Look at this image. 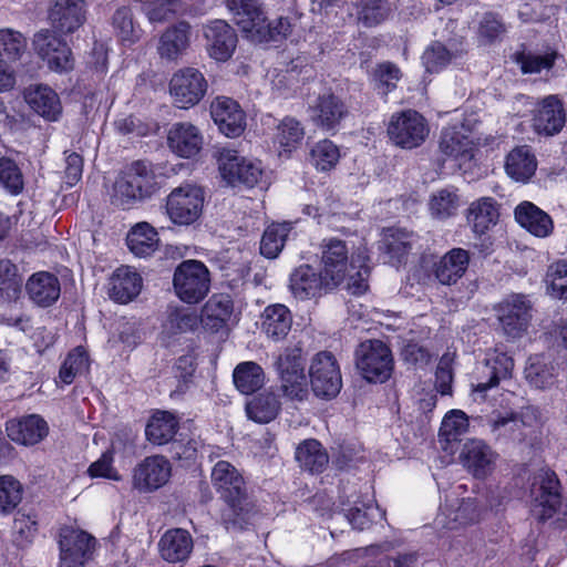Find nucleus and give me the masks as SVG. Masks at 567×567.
<instances>
[{"label":"nucleus","mask_w":567,"mask_h":567,"mask_svg":"<svg viewBox=\"0 0 567 567\" xmlns=\"http://www.w3.org/2000/svg\"><path fill=\"white\" fill-rule=\"evenodd\" d=\"M214 488L225 503L221 522L228 530H244L254 524L258 509L241 473L229 462L218 461L210 474Z\"/></svg>","instance_id":"f257e3e1"},{"label":"nucleus","mask_w":567,"mask_h":567,"mask_svg":"<svg viewBox=\"0 0 567 567\" xmlns=\"http://www.w3.org/2000/svg\"><path fill=\"white\" fill-rule=\"evenodd\" d=\"M322 271L334 286L343 287L352 295H362L368 288V267L360 265L355 270L349 261V248L339 238H326L320 245Z\"/></svg>","instance_id":"f03ea898"},{"label":"nucleus","mask_w":567,"mask_h":567,"mask_svg":"<svg viewBox=\"0 0 567 567\" xmlns=\"http://www.w3.org/2000/svg\"><path fill=\"white\" fill-rule=\"evenodd\" d=\"M237 25L252 42H279L291 33L288 18L268 21L258 0H226Z\"/></svg>","instance_id":"7ed1b4c3"},{"label":"nucleus","mask_w":567,"mask_h":567,"mask_svg":"<svg viewBox=\"0 0 567 567\" xmlns=\"http://www.w3.org/2000/svg\"><path fill=\"white\" fill-rule=\"evenodd\" d=\"M156 190L155 175L150 166L137 161L132 163L115 179L112 204L123 209L150 198Z\"/></svg>","instance_id":"20e7f679"},{"label":"nucleus","mask_w":567,"mask_h":567,"mask_svg":"<svg viewBox=\"0 0 567 567\" xmlns=\"http://www.w3.org/2000/svg\"><path fill=\"white\" fill-rule=\"evenodd\" d=\"M390 348L380 340L362 342L355 350V367L368 382H385L393 371Z\"/></svg>","instance_id":"39448f33"},{"label":"nucleus","mask_w":567,"mask_h":567,"mask_svg":"<svg viewBox=\"0 0 567 567\" xmlns=\"http://www.w3.org/2000/svg\"><path fill=\"white\" fill-rule=\"evenodd\" d=\"M173 286L177 297L186 303H198L208 293L210 276L198 260H184L175 269Z\"/></svg>","instance_id":"423d86ee"},{"label":"nucleus","mask_w":567,"mask_h":567,"mask_svg":"<svg viewBox=\"0 0 567 567\" xmlns=\"http://www.w3.org/2000/svg\"><path fill=\"white\" fill-rule=\"evenodd\" d=\"M426 120L414 110H406L391 116L388 135L394 145L413 150L421 146L429 136Z\"/></svg>","instance_id":"0eeeda50"},{"label":"nucleus","mask_w":567,"mask_h":567,"mask_svg":"<svg viewBox=\"0 0 567 567\" xmlns=\"http://www.w3.org/2000/svg\"><path fill=\"white\" fill-rule=\"evenodd\" d=\"M276 368L285 395L302 401L308 394L302 348L300 346L286 348L278 357Z\"/></svg>","instance_id":"6e6552de"},{"label":"nucleus","mask_w":567,"mask_h":567,"mask_svg":"<svg viewBox=\"0 0 567 567\" xmlns=\"http://www.w3.org/2000/svg\"><path fill=\"white\" fill-rule=\"evenodd\" d=\"M204 193L200 187L185 184L174 188L166 198V213L179 226L194 224L202 215Z\"/></svg>","instance_id":"1a4fd4ad"},{"label":"nucleus","mask_w":567,"mask_h":567,"mask_svg":"<svg viewBox=\"0 0 567 567\" xmlns=\"http://www.w3.org/2000/svg\"><path fill=\"white\" fill-rule=\"evenodd\" d=\"M169 95L173 104L187 110L197 105L205 96L208 83L204 74L195 68L176 71L169 81Z\"/></svg>","instance_id":"9d476101"},{"label":"nucleus","mask_w":567,"mask_h":567,"mask_svg":"<svg viewBox=\"0 0 567 567\" xmlns=\"http://www.w3.org/2000/svg\"><path fill=\"white\" fill-rule=\"evenodd\" d=\"M513 370L514 360L512 357L498 349L489 351L475 369L474 382L472 383L473 392L481 394L484 399L489 389L497 386L502 380L509 379Z\"/></svg>","instance_id":"9b49d317"},{"label":"nucleus","mask_w":567,"mask_h":567,"mask_svg":"<svg viewBox=\"0 0 567 567\" xmlns=\"http://www.w3.org/2000/svg\"><path fill=\"white\" fill-rule=\"evenodd\" d=\"M59 567H85L95 549V538L90 534L64 526L59 534Z\"/></svg>","instance_id":"f8f14e48"},{"label":"nucleus","mask_w":567,"mask_h":567,"mask_svg":"<svg viewBox=\"0 0 567 567\" xmlns=\"http://www.w3.org/2000/svg\"><path fill=\"white\" fill-rule=\"evenodd\" d=\"M312 391L323 399L334 398L342 388V378L339 364L331 352L317 353L309 369Z\"/></svg>","instance_id":"ddd939ff"},{"label":"nucleus","mask_w":567,"mask_h":567,"mask_svg":"<svg viewBox=\"0 0 567 567\" xmlns=\"http://www.w3.org/2000/svg\"><path fill=\"white\" fill-rule=\"evenodd\" d=\"M533 513L546 520L554 516L561 504L560 483L550 471L539 473L532 485Z\"/></svg>","instance_id":"4468645a"},{"label":"nucleus","mask_w":567,"mask_h":567,"mask_svg":"<svg viewBox=\"0 0 567 567\" xmlns=\"http://www.w3.org/2000/svg\"><path fill=\"white\" fill-rule=\"evenodd\" d=\"M172 476V464L163 455H151L133 470V486L142 493L154 492L166 485Z\"/></svg>","instance_id":"2eb2a0df"},{"label":"nucleus","mask_w":567,"mask_h":567,"mask_svg":"<svg viewBox=\"0 0 567 567\" xmlns=\"http://www.w3.org/2000/svg\"><path fill=\"white\" fill-rule=\"evenodd\" d=\"M35 53L48 62L51 70L68 71L72 69L71 50L65 41L56 37L54 31L42 29L32 39Z\"/></svg>","instance_id":"dca6fc26"},{"label":"nucleus","mask_w":567,"mask_h":567,"mask_svg":"<svg viewBox=\"0 0 567 567\" xmlns=\"http://www.w3.org/2000/svg\"><path fill=\"white\" fill-rule=\"evenodd\" d=\"M530 317V305L520 295L507 298L497 308L498 321L511 339L520 338L527 331Z\"/></svg>","instance_id":"f3484780"},{"label":"nucleus","mask_w":567,"mask_h":567,"mask_svg":"<svg viewBox=\"0 0 567 567\" xmlns=\"http://www.w3.org/2000/svg\"><path fill=\"white\" fill-rule=\"evenodd\" d=\"M330 281L322 270L318 272L310 265H301L291 272L289 288L297 299L307 300L337 288Z\"/></svg>","instance_id":"a211bd4d"},{"label":"nucleus","mask_w":567,"mask_h":567,"mask_svg":"<svg viewBox=\"0 0 567 567\" xmlns=\"http://www.w3.org/2000/svg\"><path fill=\"white\" fill-rule=\"evenodd\" d=\"M219 169L223 177L229 183H243L252 187L259 183L264 171L260 163L248 161L235 151L221 153Z\"/></svg>","instance_id":"6ab92c4d"},{"label":"nucleus","mask_w":567,"mask_h":567,"mask_svg":"<svg viewBox=\"0 0 567 567\" xmlns=\"http://www.w3.org/2000/svg\"><path fill=\"white\" fill-rule=\"evenodd\" d=\"M210 115L219 131L228 137L239 136L246 127V116L239 104L230 97H216Z\"/></svg>","instance_id":"aec40b11"},{"label":"nucleus","mask_w":567,"mask_h":567,"mask_svg":"<svg viewBox=\"0 0 567 567\" xmlns=\"http://www.w3.org/2000/svg\"><path fill=\"white\" fill-rule=\"evenodd\" d=\"M204 35L210 58L220 62L231 58L237 45V34L226 21H210L204 28Z\"/></svg>","instance_id":"412c9836"},{"label":"nucleus","mask_w":567,"mask_h":567,"mask_svg":"<svg viewBox=\"0 0 567 567\" xmlns=\"http://www.w3.org/2000/svg\"><path fill=\"white\" fill-rule=\"evenodd\" d=\"M566 123V111L557 95L544 97L534 112L533 127L538 134L551 136L559 133Z\"/></svg>","instance_id":"4be33fe9"},{"label":"nucleus","mask_w":567,"mask_h":567,"mask_svg":"<svg viewBox=\"0 0 567 567\" xmlns=\"http://www.w3.org/2000/svg\"><path fill=\"white\" fill-rule=\"evenodd\" d=\"M496 457V453L477 439L465 442L460 453L464 467L477 478H484L493 472Z\"/></svg>","instance_id":"5701e85b"},{"label":"nucleus","mask_w":567,"mask_h":567,"mask_svg":"<svg viewBox=\"0 0 567 567\" xmlns=\"http://www.w3.org/2000/svg\"><path fill=\"white\" fill-rule=\"evenodd\" d=\"M190 24L179 21L161 34L157 45V53L166 61H177L190 44Z\"/></svg>","instance_id":"b1692460"},{"label":"nucleus","mask_w":567,"mask_h":567,"mask_svg":"<svg viewBox=\"0 0 567 567\" xmlns=\"http://www.w3.org/2000/svg\"><path fill=\"white\" fill-rule=\"evenodd\" d=\"M6 430L10 440L22 445L38 444L49 433L48 423L37 414L10 420L7 422Z\"/></svg>","instance_id":"393cba45"},{"label":"nucleus","mask_w":567,"mask_h":567,"mask_svg":"<svg viewBox=\"0 0 567 567\" xmlns=\"http://www.w3.org/2000/svg\"><path fill=\"white\" fill-rule=\"evenodd\" d=\"M49 19L58 32H74L85 19L83 0H56L50 10Z\"/></svg>","instance_id":"a878e982"},{"label":"nucleus","mask_w":567,"mask_h":567,"mask_svg":"<svg viewBox=\"0 0 567 567\" xmlns=\"http://www.w3.org/2000/svg\"><path fill=\"white\" fill-rule=\"evenodd\" d=\"M167 143L175 154L189 158L202 150L203 136L199 130L190 123H175L168 132Z\"/></svg>","instance_id":"bb28decb"},{"label":"nucleus","mask_w":567,"mask_h":567,"mask_svg":"<svg viewBox=\"0 0 567 567\" xmlns=\"http://www.w3.org/2000/svg\"><path fill=\"white\" fill-rule=\"evenodd\" d=\"M193 537L188 530L183 528H171L166 530L158 542L159 555L168 563L186 560L193 551Z\"/></svg>","instance_id":"cd10ccee"},{"label":"nucleus","mask_w":567,"mask_h":567,"mask_svg":"<svg viewBox=\"0 0 567 567\" xmlns=\"http://www.w3.org/2000/svg\"><path fill=\"white\" fill-rule=\"evenodd\" d=\"M468 264V251L462 248H453L435 262L434 276L441 285H455L465 275Z\"/></svg>","instance_id":"c85d7f7f"},{"label":"nucleus","mask_w":567,"mask_h":567,"mask_svg":"<svg viewBox=\"0 0 567 567\" xmlns=\"http://www.w3.org/2000/svg\"><path fill=\"white\" fill-rule=\"evenodd\" d=\"M29 298L39 307H50L60 297L61 286L56 276L48 271L33 274L25 284Z\"/></svg>","instance_id":"c756f323"},{"label":"nucleus","mask_w":567,"mask_h":567,"mask_svg":"<svg viewBox=\"0 0 567 567\" xmlns=\"http://www.w3.org/2000/svg\"><path fill=\"white\" fill-rule=\"evenodd\" d=\"M141 289L142 277L130 267L117 268L109 281V297L118 303L132 301Z\"/></svg>","instance_id":"7c9ffc66"},{"label":"nucleus","mask_w":567,"mask_h":567,"mask_svg":"<svg viewBox=\"0 0 567 567\" xmlns=\"http://www.w3.org/2000/svg\"><path fill=\"white\" fill-rule=\"evenodd\" d=\"M478 519V512L473 499H454L441 507L435 522L446 529H455L458 526L472 524Z\"/></svg>","instance_id":"2f4dec72"},{"label":"nucleus","mask_w":567,"mask_h":567,"mask_svg":"<svg viewBox=\"0 0 567 567\" xmlns=\"http://www.w3.org/2000/svg\"><path fill=\"white\" fill-rule=\"evenodd\" d=\"M348 115V107L343 101L334 94H323L312 107V121L323 130H334Z\"/></svg>","instance_id":"473e14b6"},{"label":"nucleus","mask_w":567,"mask_h":567,"mask_svg":"<svg viewBox=\"0 0 567 567\" xmlns=\"http://www.w3.org/2000/svg\"><path fill=\"white\" fill-rule=\"evenodd\" d=\"M516 221L536 237L549 236L554 229L551 217L532 202H523L515 208Z\"/></svg>","instance_id":"72a5a7b5"},{"label":"nucleus","mask_w":567,"mask_h":567,"mask_svg":"<svg viewBox=\"0 0 567 567\" xmlns=\"http://www.w3.org/2000/svg\"><path fill=\"white\" fill-rule=\"evenodd\" d=\"M234 312V302L229 295L215 293L204 305L200 322L206 329L218 331L230 320Z\"/></svg>","instance_id":"f704fd0d"},{"label":"nucleus","mask_w":567,"mask_h":567,"mask_svg":"<svg viewBox=\"0 0 567 567\" xmlns=\"http://www.w3.org/2000/svg\"><path fill=\"white\" fill-rule=\"evenodd\" d=\"M441 152L458 163L462 167L474 157V143L467 136L456 128H445L442 131L440 140Z\"/></svg>","instance_id":"c9c22d12"},{"label":"nucleus","mask_w":567,"mask_h":567,"mask_svg":"<svg viewBox=\"0 0 567 567\" xmlns=\"http://www.w3.org/2000/svg\"><path fill=\"white\" fill-rule=\"evenodd\" d=\"M536 168V157L527 145L515 147L506 156L505 171L516 182L526 183L535 174Z\"/></svg>","instance_id":"e433bc0d"},{"label":"nucleus","mask_w":567,"mask_h":567,"mask_svg":"<svg viewBox=\"0 0 567 567\" xmlns=\"http://www.w3.org/2000/svg\"><path fill=\"white\" fill-rule=\"evenodd\" d=\"M25 100L30 107L49 121H56L62 112L58 94L47 85H37L29 89Z\"/></svg>","instance_id":"4c0bfd02"},{"label":"nucleus","mask_w":567,"mask_h":567,"mask_svg":"<svg viewBox=\"0 0 567 567\" xmlns=\"http://www.w3.org/2000/svg\"><path fill=\"white\" fill-rule=\"evenodd\" d=\"M292 317L284 305L268 306L261 315V330L274 341L282 340L291 329Z\"/></svg>","instance_id":"58836bf2"},{"label":"nucleus","mask_w":567,"mask_h":567,"mask_svg":"<svg viewBox=\"0 0 567 567\" xmlns=\"http://www.w3.org/2000/svg\"><path fill=\"white\" fill-rule=\"evenodd\" d=\"M498 216L496 202L492 197H482L473 202L467 209V221L477 235H483L495 226Z\"/></svg>","instance_id":"ea45409f"},{"label":"nucleus","mask_w":567,"mask_h":567,"mask_svg":"<svg viewBox=\"0 0 567 567\" xmlns=\"http://www.w3.org/2000/svg\"><path fill=\"white\" fill-rule=\"evenodd\" d=\"M178 430V420L166 411L156 412L147 422L146 439L154 445L171 444Z\"/></svg>","instance_id":"a19ab883"},{"label":"nucleus","mask_w":567,"mask_h":567,"mask_svg":"<svg viewBox=\"0 0 567 567\" xmlns=\"http://www.w3.org/2000/svg\"><path fill=\"white\" fill-rule=\"evenodd\" d=\"M128 249L137 257H148L158 248V234L148 223L136 224L127 234Z\"/></svg>","instance_id":"79ce46f5"},{"label":"nucleus","mask_w":567,"mask_h":567,"mask_svg":"<svg viewBox=\"0 0 567 567\" xmlns=\"http://www.w3.org/2000/svg\"><path fill=\"white\" fill-rule=\"evenodd\" d=\"M132 4L144 13L152 24L171 21L182 10L181 0H134Z\"/></svg>","instance_id":"37998d69"},{"label":"nucleus","mask_w":567,"mask_h":567,"mask_svg":"<svg viewBox=\"0 0 567 567\" xmlns=\"http://www.w3.org/2000/svg\"><path fill=\"white\" fill-rule=\"evenodd\" d=\"M265 372L254 361L240 362L233 372V380L236 389L243 394H252L265 384Z\"/></svg>","instance_id":"c03bdc74"},{"label":"nucleus","mask_w":567,"mask_h":567,"mask_svg":"<svg viewBox=\"0 0 567 567\" xmlns=\"http://www.w3.org/2000/svg\"><path fill=\"white\" fill-rule=\"evenodd\" d=\"M296 460L300 466L309 472H322L329 462L327 452L317 440H306L298 445Z\"/></svg>","instance_id":"a18cd8bd"},{"label":"nucleus","mask_w":567,"mask_h":567,"mask_svg":"<svg viewBox=\"0 0 567 567\" xmlns=\"http://www.w3.org/2000/svg\"><path fill=\"white\" fill-rule=\"evenodd\" d=\"M412 234L403 229L389 228L382 241V247L389 257V262L399 266L411 249Z\"/></svg>","instance_id":"49530a36"},{"label":"nucleus","mask_w":567,"mask_h":567,"mask_svg":"<svg viewBox=\"0 0 567 567\" xmlns=\"http://www.w3.org/2000/svg\"><path fill=\"white\" fill-rule=\"evenodd\" d=\"M280 411V402L272 392L261 393L246 405L247 416L257 423H269Z\"/></svg>","instance_id":"de8ad7c7"},{"label":"nucleus","mask_w":567,"mask_h":567,"mask_svg":"<svg viewBox=\"0 0 567 567\" xmlns=\"http://www.w3.org/2000/svg\"><path fill=\"white\" fill-rule=\"evenodd\" d=\"M355 8L358 22L368 28L385 21L392 11L389 0H358Z\"/></svg>","instance_id":"09e8293b"},{"label":"nucleus","mask_w":567,"mask_h":567,"mask_svg":"<svg viewBox=\"0 0 567 567\" xmlns=\"http://www.w3.org/2000/svg\"><path fill=\"white\" fill-rule=\"evenodd\" d=\"M292 226L290 223L271 224L266 228L260 241V254L267 258H276L289 238Z\"/></svg>","instance_id":"8fccbe9b"},{"label":"nucleus","mask_w":567,"mask_h":567,"mask_svg":"<svg viewBox=\"0 0 567 567\" xmlns=\"http://www.w3.org/2000/svg\"><path fill=\"white\" fill-rule=\"evenodd\" d=\"M460 206L457 189L454 187L442 188L432 194L429 202L430 214L436 219H447L456 214Z\"/></svg>","instance_id":"3c124183"},{"label":"nucleus","mask_w":567,"mask_h":567,"mask_svg":"<svg viewBox=\"0 0 567 567\" xmlns=\"http://www.w3.org/2000/svg\"><path fill=\"white\" fill-rule=\"evenodd\" d=\"M526 380L538 389H544L554 382V365L545 354L529 357L525 368Z\"/></svg>","instance_id":"603ef678"},{"label":"nucleus","mask_w":567,"mask_h":567,"mask_svg":"<svg viewBox=\"0 0 567 567\" xmlns=\"http://www.w3.org/2000/svg\"><path fill=\"white\" fill-rule=\"evenodd\" d=\"M23 277L10 259H0V298L11 301L21 293Z\"/></svg>","instance_id":"864d4df0"},{"label":"nucleus","mask_w":567,"mask_h":567,"mask_svg":"<svg viewBox=\"0 0 567 567\" xmlns=\"http://www.w3.org/2000/svg\"><path fill=\"white\" fill-rule=\"evenodd\" d=\"M461 56L462 51H450L444 44L435 41L425 49L422 62L427 72L437 73Z\"/></svg>","instance_id":"5fc2aeb1"},{"label":"nucleus","mask_w":567,"mask_h":567,"mask_svg":"<svg viewBox=\"0 0 567 567\" xmlns=\"http://www.w3.org/2000/svg\"><path fill=\"white\" fill-rule=\"evenodd\" d=\"M90 359L83 347L74 348L65 358L59 371V379L64 384H71L78 375L89 371Z\"/></svg>","instance_id":"6e6d98bb"},{"label":"nucleus","mask_w":567,"mask_h":567,"mask_svg":"<svg viewBox=\"0 0 567 567\" xmlns=\"http://www.w3.org/2000/svg\"><path fill=\"white\" fill-rule=\"evenodd\" d=\"M27 49L24 35L13 29L0 30V62H16L20 60Z\"/></svg>","instance_id":"4d7b16f0"},{"label":"nucleus","mask_w":567,"mask_h":567,"mask_svg":"<svg viewBox=\"0 0 567 567\" xmlns=\"http://www.w3.org/2000/svg\"><path fill=\"white\" fill-rule=\"evenodd\" d=\"M309 159L316 169L328 172L334 168L338 164L340 159V150L330 140H322L312 146Z\"/></svg>","instance_id":"13d9d810"},{"label":"nucleus","mask_w":567,"mask_h":567,"mask_svg":"<svg viewBox=\"0 0 567 567\" xmlns=\"http://www.w3.org/2000/svg\"><path fill=\"white\" fill-rule=\"evenodd\" d=\"M113 27L122 43L132 45L141 38V29L134 23L132 10L118 8L113 16Z\"/></svg>","instance_id":"bf43d9fd"},{"label":"nucleus","mask_w":567,"mask_h":567,"mask_svg":"<svg viewBox=\"0 0 567 567\" xmlns=\"http://www.w3.org/2000/svg\"><path fill=\"white\" fill-rule=\"evenodd\" d=\"M277 130V142L285 152L297 148L305 137V128L301 123L290 116H286Z\"/></svg>","instance_id":"052dcab7"},{"label":"nucleus","mask_w":567,"mask_h":567,"mask_svg":"<svg viewBox=\"0 0 567 567\" xmlns=\"http://www.w3.org/2000/svg\"><path fill=\"white\" fill-rule=\"evenodd\" d=\"M371 76L375 90L382 95H388L396 89L402 73L394 63L386 61L378 64Z\"/></svg>","instance_id":"680f3d73"},{"label":"nucleus","mask_w":567,"mask_h":567,"mask_svg":"<svg viewBox=\"0 0 567 567\" xmlns=\"http://www.w3.org/2000/svg\"><path fill=\"white\" fill-rule=\"evenodd\" d=\"M546 291L555 299L567 300V261L550 265L546 272Z\"/></svg>","instance_id":"e2e57ef3"},{"label":"nucleus","mask_w":567,"mask_h":567,"mask_svg":"<svg viewBox=\"0 0 567 567\" xmlns=\"http://www.w3.org/2000/svg\"><path fill=\"white\" fill-rule=\"evenodd\" d=\"M22 485L11 475L0 476V514H10L22 499Z\"/></svg>","instance_id":"0e129e2a"},{"label":"nucleus","mask_w":567,"mask_h":567,"mask_svg":"<svg viewBox=\"0 0 567 567\" xmlns=\"http://www.w3.org/2000/svg\"><path fill=\"white\" fill-rule=\"evenodd\" d=\"M489 425L492 431L498 436L509 437L513 441H524L529 434V432L525 431L522 426L515 413L497 415L489 421Z\"/></svg>","instance_id":"69168bd1"},{"label":"nucleus","mask_w":567,"mask_h":567,"mask_svg":"<svg viewBox=\"0 0 567 567\" xmlns=\"http://www.w3.org/2000/svg\"><path fill=\"white\" fill-rule=\"evenodd\" d=\"M344 516L354 529L364 530L372 525L377 517H382L383 514L378 505L370 502L362 503L360 506L355 504L346 509Z\"/></svg>","instance_id":"338daca9"},{"label":"nucleus","mask_w":567,"mask_h":567,"mask_svg":"<svg viewBox=\"0 0 567 567\" xmlns=\"http://www.w3.org/2000/svg\"><path fill=\"white\" fill-rule=\"evenodd\" d=\"M198 322L199 317L194 310L174 308L167 316L165 327L172 333H182L195 330Z\"/></svg>","instance_id":"774afa93"}]
</instances>
